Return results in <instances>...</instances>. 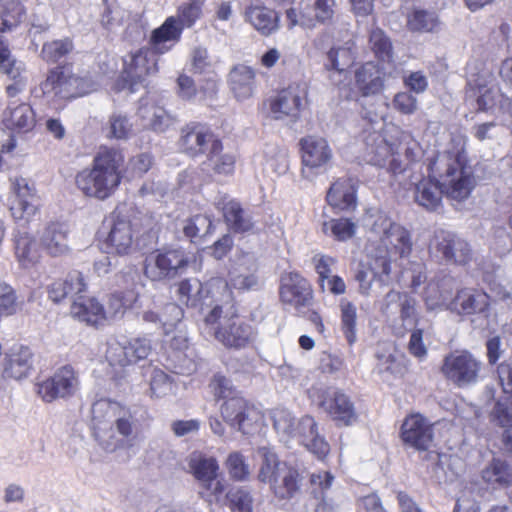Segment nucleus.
<instances>
[{
	"label": "nucleus",
	"instance_id": "obj_60",
	"mask_svg": "<svg viewBox=\"0 0 512 512\" xmlns=\"http://www.w3.org/2000/svg\"><path fill=\"white\" fill-rule=\"evenodd\" d=\"M491 420L504 430L512 428V399L505 397L495 402Z\"/></svg>",
	"mask_w": 512,
	"mask_h": 512
},
{
	"label": "nucleus",
	"instance_id": "obj_29",
	"mask_svg": "<svg viewBox=\"0 0 512 512\" xmlns=\"http://www.w3.org/2000/svg\"><path fill=\"white\" fill-rule=\"evenodd\" d=\"M0 68L13 82L8 84L6 92L9 98L14 99L25 91L27 76L22 62L12 58L10 50L0 35Z\"/></svg>",
	"mask_w": 512,
	"mask_h": 512
},
{
	"label": "nucleus",
	"instance_id": "obj_17",
	"mask_svg": "<svg viewBox=\"0 0 512 512\" xmlns=\"http://www.w3.org/2000/svg\"><path fill=\"white\" fill-rule=\"evenodd\" d=\"M13 200L9 210L16 221L28 222L34 217L40 206L39 196L35 184L27 178L15 177L12 180Z\"/></svg>",
	"mask_w": 512,
	"mask_h": 512
},
{
	"label": "nucleus",
	"instance_id": "obj_39",
	"mask_svg": "<svg viewBox=\"0 0 512 512\" xmlns=\"http://www.w3.org/2000/svg\"><path fill=\"white\" fill-rule=\"evenodd\" d=\"M183 28L178 24L176 17H168L164 23L152 32L150 43L155 52L165 53L172 44L167 45L168 42L175 43L179 41Z\"/></svg>",
	"mask_w": 512,
	"mask_h": 512
},
{
	"label": "nucleus",
	"instance_id": "obj_8",
	"mask_svg": "<svg viewBox=\"0 0 512 512\" xmlns=\"http://www.w3.org/2000/svg\"><path fill=\"white\" fill-rule=\"evenodd\" d=\"M189 263L183 249L156 250L146 256L144 274L151 281H169L186 272Z\"/></svg>",
	"mask_w": 512,
	"mask_h": 512
},
{
	"label": "nucleus",
	"instance_id": "obj_37",
	"mask_svg": "<svg viewBox=\"0 0 512 512\" xmlns=\"http://www.w3.org/2000/svg\"><path fill=\"white\" fill-rule=\"evenodd\" d=\"M138 115L145 127L156 132H164L175 122L174 117L164 107L148 99L141 100Z\"/></svg>",
	"mask_w": 512,
	"mask_h": 512
},
{
	"label": "nucleus",
	"instance_id": "obj_43",
	"mask_svg": "<svg viewBox=\"0 0 512 512\" xmlns=\"http://www.w3.org/2000/svg\"><path fill=\"white\" fill-rule=\"evenodd\" d=\"M223 146L219 141L217 148L213 147L202 162V170L213 172L216 175H232L235 170L236 159L231 153H223Z\"/></svg>",
	"mask_w": 512,
	"mask_h": 512
},
{
	"label": "nucleus",
	"instance_id": "obj_7",
	"mask_svg": "<svg viewBox=\"0 0 512 512\" xmlns=\"http://www.w3.org/2000/svg\"><path fill=\"white\" fill-rule=\"evenodd\" d=\"M371 232L379 238L382 248L376 255L386 256L390 265L398 259L407 258L412 251L409 232L394 223L386 214L379 213L371 226Z\"/></svg>",
	"mask_w": 512,
	"mask_h": 512
},
{
	"label": "nucleus",
	"instance_id": "obj_1",
	"mask_svg": "<svg viewBox=\"0 0 512 512\" xmlns=\"http://www.w3.org/2000/svg\"><path fill=\"white\" fill-rule=\"evenodd\" d=\"M429 179L415 187V201L429 211H436L442 195L458 202L467 199L475 187V178L466 157L459 151L440 153L429 165Z\"/></svg>",
	"mask_w": 512,
	"mask_h": 512
},
{
	"label": "nucleus",
	"instance_id": "obj_28",
	"mask_svg": "<svg viewBox=\"0 0 512 512\" xmlns=\"http://www.w3.org/2000/svg\"><path fill=\"white\" fill-rule=\"evenodd\" d=\"M257 263L253 255L245 254L239 257L229 272L228 286L241 290H256L260 287V279L256 274ZM230 290V288L228 287Z\"/></svg>",
	"mask_w": 512,
	"mask_h": 512
},
{
	"label": "nucleus",
	"instance_id": "obj_48",
	"mask_svg": "<svg viewBox=\"0 0 512 512\" xmlns=\"http://www.w3.org/2000/svg\"><path fill=\"white\" fill-rule=\"evenodd\" d=\"M355 60V52L349 43L344 46L334 47L327 53V69L335 70L338 73L346 71Z\"/></svg>",
	"mask_w": 512,
	"mask_h": 512
},
{
	"label": "nucleus",
	"instance_id": "obj_51",
	"mask_svg": "<svg viewBox=\"0 0 512 512\" xmlns=\"http://www.w3.org/2000/svg\"><path fill=\"white\" fill-rule=\"evenodd\" d=\"M342 331L350 345L356 341L357 308L346 298L339 303Z\"/></svg>",
	"mask_w": 512,
	"mask_h": 512
},
{
	"label": "nucleus",
	"instance_id": "obj_22",
	"mask_svg": "<svg viewBox=\"0 0 512 512\" xmlns=\"http://www.w3.org/2000/svg\"><path fill=\"white\" fill-rule=\"evenodd\" d=\"M215 338L225 347L241 349L256 339L254 328L238 316H232L214 330Z\"/></svg>",
	"mask_w": 512,
	"mask_h": 512
},
{
	"label": "nucleus",
	"instance_id": "obj_45",
	"mask_svg": "<svg viewBox=\"0 0 512 512\" xmlns=\"http://www.w3.org/2000/svg\"><path fill=\"white\" fill-rule=\"evenodd\" d=\"M273 428L279 440L290 445L297 435L298 419L287 409L277 408L272 411Z\"/></svg>",
	"mask_w": 512,
	"mask_h": 512
},
{
	"label": "nucleus",
	"instance_id": "obj_54",
	"mask_svg": "<svg viewBox=\"0 0 512 512\" xmlns=\"http://www.w3.org/2000/svg\"><path fill=\"white\" fill-rule=\"evenodd\" d=\"M207 388L208 392L215 398L216 401L221 399L226 401L227 399L240 395L232 381L220 372L213 374Z\"/></svg>",
	"mask_w": 512,
	"mask_h": 512
},
{
	"label": "nucleus",
	"instance_id": "obj_15",
	"mask_svg": "<svg viewBox=\"0 0 512 512\" xmlns=\"http://www.w3.org/2000/svg\"><path fill=\"white\" fill-rule=\"evenodd\" d=\"M335 13V0H302L299 10L290 8L286 11L288 26L299 25L314 28L317 24L330 21Z\"/></svg>",
	"mask_w": 512,
	"mask_h": 512
},
{
	"label": "nucleus",
	"instance_id": "obj_57",
	"mask_svg": "<svg viewBox=\"0 0 512 512\" xmlns=\"http://www.w3.org/2000/svg\"><path fill=\"white\" fill-rule=\"evenodd\" d=\"M369 44L371 50L379 60L386 62L392 60L393 50L391 41L381 29L376 28L371 31Z\"/></svg>",
	"mask_w": 512,
	"mask_h": 512
},
{
	"label": "nucleus",
	"instance_id": "obj_30",
	"mask_svg": "<svg viewBox=\"0 0 512 512\" xmlns=\"http://www.w3.org/2000/svg\"><path fill=\"white\" fill-rule=\"evenodd\" d=\"M217 209L223 212L228 227L236 233L251 231L254 221L248 211L242 208L241 204L227 195H222L216 200Z\"/></svg>",
	"mask_w": 512,
	"mask_h": 512
},
{
	"label": "nucleus",
	"instance_id": "obj_52",
	"mask_svg": "<svg viewBox=\"0 0 512 512\" xmlns=\"http://www.w3.org/2000/svg\"><path fill=\"white\" fill-rule=\"evenodd\" d=\"M265 169L275 175H283L288 171L289 159L286 149L279 148L276 145H269L265 151Z\"/></svg>",
	"mask_w": 512,
	"mask_h": 512
},
{
	"label": "nucleus",
	"instance_id": "obj_34",
	"mask_svg": "<svg viewBox=\"0 0 512 512\" xmlns=\"http://www.w3.org/2000/svg\"><path fill=\"white\" fill-rule=\"evenodd\" d=\"M391 272L390 261L386 256L374 255L371 257L367 267H363L356 273V280L359 283L360 293L367 295L375 279L384 282Z\"/></svg>",
	"mask_w": 512,
	"mask_h": 512
},
{
	"label": "nucleus",
	"instance_id": "obj_2",
	"mask_svg": "<svg viewBox=\"0 0 512 512\" xmlns=\"http://www.w3.org/2000/svg\"><path fill=\"white\" fill-rule=\"evenodd\" d=\"M133 415L127 407L109 398H100L91 406V428L95 440L109 452L123 447L132 435Z\"/></svg>",
	"mask_w": 512,
	"mask_h": 512
},
{
	"label": "nucleus",
	"instance_id": "obj_16",
	"mask_svg": "<svg viewBox=\"0 0 512 512\" xmlns=\"http://www.w3.org/2000/svg\"><path fill=\"white\" fill-rule=\"evenodd\" d=\"M79 387L75 370L69 366L58 368L52 376L37 383V394L44 402L72 397Z\"/></svg>",
	"mask_w": 512,
	"mask_h": 512
},
{
	"label": "nucleus",
	"instance_id": "obj_40",
	"mask_svg": "<svg viewBox=\"0 0 512 512\" xmlns=\"http://www.w3.org/2000/svg\"><path fill=\"white\" fill-rule=\"evenodd\" d=\"M101 304L92 297L78 296L74 298L70 314L73 318L88 325H102Z\"/></svg>",
	"mask_w": 512,
	"mask_h": 512
},
{
	"label": "nucleus",
	"instance_id": "obj_41",
	"mask_svg": "<svg viewBox=\"0 0 512 512\" xmlns=\"http://www.w3.org/2000/svg\"><path fill=\"white\" fill-rule=\"evenodd\" d=\"M255 84V72L246 65H237L229 73V85L235 96L247 99L253 94Z\"/></svg>",
	"mask_w": 512,
	"mask_h": 512
},
{
	"label": "nucleus",
	"instance_id": "obj_20",
	"mask_svg": "<svg viewBox=\"0 0 512 512\" xmlns=\"http://www.w3.org/2000/svg\"><path fill=\"white\" fill-rule=\"evenodd\" d=\"M307 86L304 83L290 85L278 93L271 102V115L276 120L295 121L300 115L307 98Z\"/></svg>",
	"mask_w": 512,
	"mask_h": 512
},
{
	"label": "nucleus",
	"instance_id": "obj_3",
	"mask_svg": "<svg viewBox=\"0 0 512 512\" xmlns=\"http://www.w3.org/2000/svg\"><path fill=\"white\" fill-rule=\"evenodd\" d=\"M124 155L116 148L101 147L91 169L77 174L76 185L87 197L97 200L109 198L121 182Z\"/></svg>",
	"mask_w": 512,
	"mask_h": 512
},
{
	"label": "nucleus",
	"instance_id": "obj_31",
	"mask_svg": "<svg viewBox=\"0 0 512 512\" xmlns=\"http://www.w3.org/2000/svg\"><path fill=\"white\" fill-rule=\"evenodd\" d=\"M376 359V369L386 381H389L391 376L403 375L406 370L405 356L391 343L378 344Z\"/></svg>",
	"mask_w": 512,
	"mask_h": 512
},
{
	"label": "nucleus",
	"instance_id": "obj_64",
	"mask_svg": "<svg viewBox=\"0 0 512 512\" xmlns=\"http://www.w3.org/2000/svg\"><path fill=\"white\" fill-rule=\"evenodd\" d=\"M18 308L16 291L8 283L0 280V314L11 316Z\"/></svg>",
	"mask_w": 512,
	"mask_h": 512
},
{
	"label": "nucleus",
	"instance_id": "obj_63",
	"mask_svg": "<svg viewBox=\"0 0 512 512\" xmlns=\"http://www.w3.org/2000/svg\"><path fill=\"white\" fill-rule=\"evenodd\" d=\"M72 48V42L69 39L55 40L45 43L41 53L46 61L56 62L66 56Z\"/></svg>",
	"mask_w": 512,
	"mask_h": 512
},
{
	"label": "nucleus",
	"instance_id": "obj_62",
	"mask_svg": "<svg viewBox=\"0 0 512 512\" xmlns=\"http://www.w3.org/2000/svg\"><path fill=\"white\" fill-rule=\"evenodd\" d=\"M173 379L162 370L153 371L150 383V389L153 396L162 398L174 392Z\"/></svg>",
	"mask_w": 512,
	"mask_h": 512
},
{
	"label": "nucleus",
	"instance_id": "obj_35",
	"mask_svg": "<svg viewBox=\"0 0 512 512\" xmlns=\"http://www.w3.org/2000/svg\"><path fill=\"white\" fill-rule=\"evenodd\" d=\"M355 85L362 96H374L384 89L383 72L373 62H367L355 71Z\"/></svg>",
	"mask_w": 512,
	"mask_h": 512
},
{
	"label": "nucleus",
	"instance_id": "obj_53",
	"mask_svg": "<svg viewBox=\"0 0 512 512\" xmlns=\"http://www.w3.org/2000/svg\"><path fill=\"white\" fill-rule=\"evenodd\" d=\"M212 229L213 223L210 217L204 214H197L186 221L183 232L191 242H197L199 239L210 234Z\"/></svg>",
	"mask_w": 512,
	"mask_h": 512
},
{
	"label": "nucleus",
	"instance_id": "obj_10",
	"mask_svg": "<svg viewBox=\"0 0 512 512\" xmlns=\"http://www.w3.org/2000/svg\"><path fill=\"white\" fill-rule=\"evenodd\" d=\"M40 88L45 95L71 99L89 94L96 86L90 79L78 77L64 69H55L50 71Z\"/></svg>",
	"mask_w": 512,
	"mask_h": 512
},
{
	"label": "nucleus",
	"instance_id": "obj_47",
	"mask_svg": "<svg viewBox=\"0 0 512 512\" xmlns=\"http://www.w3.org/2000/svg\"><path fill=\"white\" fill-rule=\"evenodd\" d=\"M482 479L488 484L506 488L512 483V469L505 461L493 459L482 470Z\"/></svg>",
	"mask_w": 512,
	"mask_h": 512
},
{
	"label": "nucleus",
	"instance_id": "obj_50",
	"mask_svg": "<svg viewBox=\"0 0 512 512\" xmlns=\"http://www.w3.org/2000/svg\"><path fill=\"white\" fill-rule=\"evenodd\" d=\"M206 0H186L177 8L174 17L182 28H191L202 16Z\"/></svg>",
	"mask_w": 512,
	"mask_h": 512
},
{
	"label": "nucleus",
	"instance_id": "obj_38",
	"mask_svg": "<svg viewBox=\"0 0 512 512\" xmlns=\"http://www.w3.org/2000/svg\"><path fill=\"white\" fill-rule=\"evenodd\" d=\"M14 255L22 268H31L40 260V250L33 235L25 231L14 234Z\"/></svg>",
	"mask_w": 512,
	"mask_h": 512
},
{
	"label": "nucleus",
	"instance_id": "obj_58",
	"mask_svg": "<svg viewBox=\"0 0 512 512\" xmlns=\"http://www.w3.org/2000/svg\"><path fill=\"white\" fill-rule=\"evenodd\" d=\"M393 156L392 146L380 135L374 138V144L368 146V162L384 167Z\"/></svg>",
	"mask_w": 512,
	"mask_h": 512
},
{
	"label": "nucleus",
	"instance_id": "obj_23",
	"mask_svg": "<svg viewBox=\"0 0 512 512\" xmlns=\"http://www.w3.org/2000/svg\"><path fill=\"white\" fill-rule=\"evenodd\" d=\"M280 298L284 304L300 311L312 302V289L308 281L296 272H286L281 276Z\"/></svg>",
	"mask_w": 512,
	"mask_h": 512
},
{
	"label": "nucleus",
	"instance_id": "obj_13",
	"mask_svg": "<svg viewBox=\"0 0 512 512\" xmlns=\"http://www.w3.org/2000/svg\"><path fill=\"white\" fill-rule=\"evenodd\" d=\"M151 351V340L147 337H136L123 341L111 339L107 342L105 358L110 366L125 368L146 359Z\"/></svg>",
	"mask_w": 512,
	"mask_h": 512
},
{
	"label": "nucleus",
	"instance_id": "obj_44",
	"mask_svg": "<svg viewBox=\"0 0 512 512\" xmlns=\"http://www.w3.org/2000/svg\"><path fill=\"white\" fill-rule=\"evenodd\" d=\"M245 20L263 35H270L278 28L277 13L262 6H251L247 8L245 11Z\"/></svg>",
	"mask_w": 512,
	"mask_h": 512
},
{
	"label": "nucleus",
	"instance_id": "obj_19",
	"mask_svg": "<svg viewBox=\"0 0 512 512\" xmlns=\"http://www.w3.org/2000/svg\"><path fill=\"white\" fill-rule=\"evenodd\" d=\"M220 412L229 426L243 434L251 433L259 418L258 411L241 395L224 401L220 407Z\"/></svg>",
	"mask_w": 512,
	"mask_h": 512
},
{
	"label": "nucleus",
	"instance_id": "obj_42",
	"mask_svg": "<svg viewBox=\"0 0 512 512\" xmlns=\"http://www.w3.org/2000/svg\"><path fill=\"white\" fill-rule=\"evenodd\" d=\"M169 346L173 350L169 354V359L176 374L189 375L196 371L195 362L184 353V350L188 348V341L184 335L177 334L173 336Z\"/></svg>",
	"mask_w": 512,
	"mask_h": 512
},
{
	"label": "nucleus",
	"instance_id": "obj_6",
	"mask_svg": "<svg viewBox=\"0 0 512 512\" xmlns=\"http://www.w3.org/2000/svg\"><path fill=\"white\" fill-rule=\"evenodd\" d=\"M154 222L153 217L148 214L137 212L128 217L119 211L104 241L106 252L116 255L131 253L134 250L135 235L141 230L152 229Z\"/></svg>",
	"mask_w": 512,
	"mask_h": 512
},
{
	"label": "nucleus",
	"instance_id": "obj_11",
	"mask_svg": "<svg viewBox=\"0 0 512 512\" xmlns=\"http://www.w3.org/2000/svg\"><path fill=\"white\" fill-rule=\"evenodd\" d=\"M482 363L469 351H456L444 358L441 371L445 378L459 388L478 381Z\"/></svg>",
	"mask_w": 512,
	"mask_h": 512
},
{
	"label": "nucleus",
	"instance_id": "obj_26",
	"mask_svg": "<svg viewBox=\"0 0 512 512\" xmlns=\"http://www.w3.org/2000/svg\"><path fill=\"white\" fill-rule=\"evenodd\" d=\"M489 304L490 297L485 292L466 287L457 291L447 304V310L459 316H468L485 312Z\"/></svg>",
	"mask_w": 512,
	"mask_h": 512
},
{
	"label": "nucleus",
	"instance_id": "obj_56",
	"mask_svg": "<svg viewBox=\"0 0 512 512\" xmlns=\"http://www.w3.org/2000/svg\"><path fill=\"white\" fill-rule=\"evenodd\" d=\"M322 230L338 241H346L354 236L356 225L346 218L332 219L323 223Z\"/></svg>",
	"mask_w": 512,
	"mask_h": 512
},
{
	"label": "nucleus",
	"instance_id": "obj_21",
	"mask_svg": "<svg viewBox=\"0 0 512 512\" xmlns=\"http://www.w3.org/2000/svg\"><path fill=\"white\" fill-rule=\"evenodd\" d=\"M219 139L201 123L187 124L181 130L180 149L190 157L208 154L213 147L219 146Z\"/></svg>",
	"mask_w": 512,
	"mask_h": 512
},
{
	"label": "nucleus",
	"instance_id": "obj_27",
	"mask_svg": "<svg viewBox=\"0 0 512 512\" xmlns=\"http://www.w3.org/2000/svg\"><path fill=\"white\" fill-rule=\"evenodd\" d=\"M318 459H324L330 452V446L319 433L318 424L312 416L305 415L298 419L295 440Z\"/></svg>",
	"mask_w": 512,
	"mask_h": 512
},
{
	"label": "nucleus",
	"instance_id": "obj_4",
	"mask_svg": "<svg viewBox=\"0 0 512 512\" xmlns=\"http://www.w3.org/2000/svg\"><path fill=\"white\" fill-rule=\"evenodd\" d=\"M206 292L207 295L203 296L202 283L196 278L181 281L177 288L179 301L187 306L195 307L199 304L213 306L205 316V323L211 325L218 321L224 306L230 305L232 308L233 296L228 289V284L221 278L211 279L207 284Z\"/></svg>",
	"mask_w": 512,
	"mask_h": 512
},
{
	"label": "nucleus",
	"instance_id": "obj_14",
	"mask_svg": "<svg viewBox=\"0 0 512 512\" xmlns=\"http://www.w3.org/2000/svg\"><path fill=\"white\" fill-rule=\"evenodd\" d=\"M158 71V56L153 49L144 47L127 56L124 60L123 80L124 88L130 93L137 91L146 76Z\"/></svg>",
	"mask_w": 512,
	"mask_h": 512
},
{
	"label": "nucleus",
	"instance_id": "obj_18",
	"mask_svg": "<svg viewBox=\"0 0 512 512\" xmlns=\"http://www.w3.org/2000/svg\"><path fill=\"white\" fill-rule=\"evenodd\" d=\"M430 252L448 263L466 264L471 258L468 243L451 232L438 230L430 242Z\"/></svg>",
	"mask_w": 512,
	"mask_h": 512
},
{
	"label": "nucleus",
	"instance_id": "obj_55",
	"mask_svg": "<svg viewBox=\"0 0 512 512\" xmlns=\"http://www.w3.org/2000/svg\"><path fill=\"white\" fill-rule=\"evenodd\" d=\"M132 298L124 296L122 293L111 294L106 306L101 304L102 324L105 321H111L121 318L126 309L131 305Z\"/></svg>",
	"mask_w": 512,
	"mask_h": 512
},
{
	"label": "nucleus",
	"instance_id": "obj_49",
	"mask_svg": "<svg viewBox=\"0 0 512 512\" xmlns=\"http://www.w3.org/2000/svg\"><path fill=\"white\" fill-rule=\"evenodd\" d=\"M503 97L499 90L494 87L478 86L477 89L470 88L467 91V99L475 100L477 109L487 111L497 104L500 106V100Z\"/></svg>",
	"mask_w": 512,
	"mask_h": 512
},
{
	"label": "nucleus",
	"instance_id": "obj_12",
	"mask_svg": "<svg viewBox=\"0 0 512 512\" xmlns=\"http://www.w3.org/2000/svg\"><path fill=\"white\" fill-rule=\"evenodd\" d=\"M304 178L313 179L329 167L333 152L326 139L319 136H306L299 142Z\"/></svg>",
	"mask_w": 512,
	"mask_h": 512
},
{
	"label": "nucleus",
	"instance_id": "obj_5",
	"mask_svg": "<svg viewBox=\"0 0 512 512\" xmlns=\"http://www.w3.org/2000/svg\"><path fill=\"white\" fill-rule=\"evenodd\" d=\"M258 454L262 463L258 472V480L270 485V489L281 500L294 498L301 489L304 477L299 469L288 463L280 462L274 451L260 447Z\"/></svg>",
	"mask_w": 512,
	"mask_h": 512
},
{
	"label": "nucleus",
	"instance_id": "obj_9",
	"mask_svg": "<svg viewBox=\"0 0 512 512\" xmlns=\"http://www.w3.org/2000/svg\"><path fill=\"white\" fill-rule=\"evenodd\" d=\"M310 399L339 425H351L357 420L354 404L342 391L334 388L313 386L308 391Z\"/></svg>",
	"mask_w": 512,
	"mask_h": 512
},
{
	"label": "nucleus",
	"instance_id": "obj_61",
	"mask_svg": "<svg viewBox=\"0 0 512 512\" xmlns=\"http://www.w3.org/2000/svg\"><path fill=\"white\" fill-rule=\"evenodd\" d=\"M133 130V125L127 116L122 114H113L108 122V133L109 138H115L118 140L127 139Z\"/></svg>",
	"mask_w": 512,
	"mask_h": 512
},
{
	"label": "nucleus",
	"instance_id": "obj_46",
	"mask_svg": "<svg viewBox=\"0 0 512 512\" xmlns=\"http://www.w3.org/2000/svg\"><path fill=\"white\" fill-rule=\"evenodd\" d=\"M188 468L196 480L201 483L218 475L219 465L215 458L194 451L188 456Z\"/></svg>",
	"mask_w": 512,
	"mask_h": 512
},
{
	"label": "nucleus",
	"instance_id": "obj_25",
	"mask_svg": "<svg viewBox=\"0 0 512 512\" xmlns=\"http://www.w3.org/2000/svg\"><path fill=\"white\" fill-rule=\"evenodd\" d=\"M70 229L67 223L61 221L48 222L39 235L43 250L52 257H61L70 253Z\"/></svg>",
	"mask_w": 512,
	"mask_h": 512
},
{
	"label": "nucleus",
	"instance_id": "obj_59",
	"mask_svg": "<svg viewBox=\"0 0 512 512\" xmlns=\"http://www.w3.org/2000/svg\"><path fill=\"white\" fill-rule=\"evenodd\" d=\"M438 25V17L432 11L415 9L408 19V26L413 31L431 32Z\"/></svg>",
	"mask_w": 512,
	"mask_h": 512
},
{
	"label": "nucleus",
	"instance_id": "obj_33",
	"mask_svg": "<svg viewBox=\"0 0 512 512\" xmlns=\"http://www.w3.org/2000/svg\"><path fill=\"white\" fill-rule=\"evenodd\" d=\"M327 202L334 209L349 211L355 209L356 183L352 178H339L327 192Z\"/></svg>",
	"mask_w": 512,
	"mask_h": 512
},
{
	"label": "nucleus",
	"instance_id": "obj_32",
	"mask_svg": "<svg viewBox=\"0 0 512 512\" xmlns=\"http://www.w3.org/2000/svg\"><path fill=\"white\" fill-rule=\"evenodd\" d=\"M32 369V353L27 347L14 345L5 353L3 360V377L21 380Z\"/></svg>",
	"mask_w": 512,
	"mask_h": 512
},
{
	"label": "nucleus",
	"instance_id": "obj_36",
	"mask_svg": "<svg viewBox=\"0 0 512 512\" xmlns=\"http://www.w3.org/2000/svg\"><path fill=\"white\" fill-rule=\"evenodd\" d=\"M4 124L10 130L28 132L35 126V114L31 106L25 102L11 100L4 114Z\"/></svg>",
	"mask_w": 512,
	"mask_h": 512
},
{
	"label": "nucleus",
	"instance_id": "obj_24",
	"mask_svg": "<svg viewBox=\"0 0 512 512\" xmlns=\"http://www.w3.org/2000/svg\"><path fill=\"white\" fill-rule=\"evenodd\" d=\"M403 443L419 451L427 450L433 440L431 424L420 414L407 416L401 426Z\"/></svg>",
	"mask_w": 512,
	"mask_h": 512
}]
</instances>
